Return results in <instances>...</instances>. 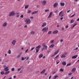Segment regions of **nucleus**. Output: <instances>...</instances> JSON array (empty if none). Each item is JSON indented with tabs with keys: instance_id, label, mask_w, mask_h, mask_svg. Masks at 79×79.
<instances>
[{
	"instance_id": "f257e3e1",
	"label": "nucleus",
	"mask_w": 79,
	"mask_h": 79,
	"mask_svg": "<svg viewBox=\"0 0 79 79\" xmlns=\"http://www.w3.org/2000/svg\"><path fill=\"white\" fill-rule=\"evenodd\" d=\"M15 15L16 14L15 13V11H12L9 13V16H15Z\"/></svg>"
},
{
	"instance_id": "f03ea898",
	"label": "nucleus",
	"mask_w": 79,
	"mask_h": 79,
	"mask_svg": "<svg viewBox=\"0 0 79 79\" xmlns=\"http://www.w3.org/2000/svg\"><path fill=\"white\" fill-rule=\"evenodd\" d=\"M42 45L43 47V48L44 49V50H47V49L48 47L46 45V44L44 43Z\"/></svg>"
},
{
	"instance_id": "7ed1b4c3",
	"label": "nucleus",
	"mask_w": 79,
	"mask_h": 79,
	"mask_svg": "<svg viewBox=\"0 0 79 79\" xmlns=\"http://www.w3.org/2000/svg\"><path fill=\"white\" fill-rule=\"evenodd\" d=\"M48 28L44 27L42 31H43L44 32H46V31H48Z\"/></svg>"
},
{
	"instance_id": "20e7f679",
	"label": "nucleus",
	"mask_w": 79,
	"mask_h": 79,
	"mask_svg": "<svg viewBox=\"0 0 79 79\" xmlns=\"http://www.w3.org/2000/svg\"><path fill=\"white\" fill-rule=\"evenodd\" d=\"M25 22L27 24H29L31 23V20L29 19H27L25 20Z\"/></svg>"
},
{
	"instance_id": "39448f33",
	"label": "nucleus",
	"mask_w": 79,
	"mask_h": 79,
	"mask_svg": "<svg viewBox=\"0 0 79 79\" xmlns=\"http://www.w3.org/2000/svg\"><path fill=\"white\" fill-rule=\"evenodd\" d=\"M57 6H58V3L56 2L54 4L53 7L54 8H56V7H57Z\"/></svg>"
},
{
	"instance_id": "423d86ee",
	"label": "nucleus",
	"mask_w": 79,
	"mask_h": 79,
	"mask_svg": "<svg viewBox=\"0 0 79 79\" xmlns=\"http://www.w3.org/2000/svg\"><path fill=\"white\" fill-rule=\"evenodd\" d=\"M58 32V31L56 30L53 32L52 34H57Z\"/></svg>"
},
{
	"instance_id": "0eeeda50",
	"label": "nucleus",
	"mask_w": 79,
	"mask_h": 79,
	"mask_svg": "<svg viewBox=\"0 0 79 79\" xmlns=\"http://www.w3.org/2000/svg\"><path fill=\"white\" fill-rule=\"evenodd\" d=\"M8 67H6V68L4 69V70L5 71H8V70H9V69H8Z\"/></svg>"
},
{
	"instance_id": "6e6552de",
	"label": "nucleus",
	"mask_w": 79,
	"mask_h": 79,
	"mask_svg": "<svg viewBox=\"0 0 79 79\" xmlns=\"http://www.w3.org/2000/svg\"><path fill=\"white\" fill-rule=\"evenodd\" d=\"M77 56H78V55H77L74 56H72V59H75V58H76L77 57Z\"/></svg>"
},
{
	"instance_id": "1a4fd4ad",
	"label": "nucleus",
	"mask_w": 79,
	"mask_h": 79,
	"mask_svg": "<svg viewBox=\"0 0 79 79\" xmlns=\"http://www.w3.org/2000/svg\"><path fill=\"white\" fill-rule=\"evenodd\" d=\"M46 3L47 2L45 1H44L43 2H42V5H45V4H46Z\"/></svg>"
},
{
	"instance_id": "9d476101",
	"label": "nucleus",
	"mask_w": 79,
	"mask_h": 79,
	"mask_svg": "<svg viewBox=\"0 0 79 79\" xmlns=\"http://www.w3.org/2000/svg\"><path fill=\"white\" fill-rule=\"evenodd\" d=\"M7 25V23H5L3 24L2 26H3L4 27H6V26Z\"/></svg>"
},
{
	"instance_id": "9b49d317",
	"label": "nucleus",
	"mask_w": 79,
	"mask_h": 79,
	"mask_svg": "<svg viewBox=\"0 0 79 79\" xmlns=\"http://www.w3.org/2000/svg\"><path fill=\"white\" fill-rule=\"evenodd\" d=\"M38 13V11H34L32 13V15H34L35 14H36Z\"/></svg>"
},
{
	"instance_id": "f8f14e48",
	"label": "nucleus",
	"mask_w": 79,
	"mask_h": 79,
	"mask_svg": "<svg viewBox=\"0 0 79 79\" xmlns=\"http://www.w3.org/2000/svg\"><path fill=\"white\" fill-rule=\"evenodd\" d=\"M12 44L15 45V44H16V40H13V41L12 42Z\"/></svg>"
},
{
	"instance_id": "ddd939ff",
	"label": "nucleus",
	"mask_w": 79,
	"mask_h": 79,
	"mask_svg": "<svg viewBox=\"0 0 79 79\" xmlns=\"http://www.w3.org/2000/svg\"><path fill=\"white\" fill-rule=\"evenodd\" d=\"M52 12H51L50 13L48 16V18H51L52 17Z\"/></svg>"
},
{
	"instance_id": "4468645a",
	"label": "nucleus",
	"mask_w": 79,
	"mask_h": 79,
	"mask_svg": "<svg viewBox=\"0 0 79 79\" xmlns=\"http://www.w3.org/2000/svg\"><path fill=\"white\" fill-rule=\"evenodd\" d=\"M60 6H64V2H62V3H60Z\"/></svg>"
},
{
	"instance_id": "2eb2a0df",
	"label": "nucleus",
	"mask_w": 79,
	"mask_h": 79,
	"mask_svg": "<svg viewBox=\"0 0 79 79\" xmlns=\"http://www.w3.org/2000/svg\"><path fill=\"white\" fill-rule=\"evenodd\" d=\"M16 15H17L16 16L17 18H19V13L18 12V13H15Z\"/></svg>"
},
{
	"instance_id": "dca6fc26",
	"label": "nucleus",
	"mask_w": 79,
	"mask_h": 79,
	"mask_svg": "<svg viewBox=\"0 0 79 79\" xmlns=\"http://www.w3.org/2000/svg\"><path fill=\"white\" fill-rule=\"evenodd\" d=\"M46 25H47V23H44L41 26V27H44V26H45Z\"/></svg>"
},
{
	"instance_id": "f3484780",
	"label": "nucleus",
	"mask_w": 79,
	"mask_h": 79,
	"mask_svg": "<svg viewBox=\"0 0 79 79\" xmlns=\"http://www.w3.org/2000/svg\"><path fill=\"white\" fill-rule=\"evenodd\" d=\"M42 56H43V54H40L39 56V58H42Z\"/></svg>"
},
{
	"instance_id": "a211bd4d",
	"label": "nucleus",
	"mask_w": 79,
	"mask_h": 79,
	"mask_svg": "<svg viewBox=\"0 0 79 79\" xmlns=\"http://www.w3.org/2000/svg\"><path fill=\"white\" fill-rule=\"evenodd\" d=\"M45 72V69H44L43 71H42L41 73L40 74H43V73H44Z\"/></svg>"
},
{
	"instance_id": "6ab92c4d",
	"label": "nucleus",
	"mask_w": 79,
	"mask_h": 79,
	"mask_svg": "<svg viewBox=\"0 0 79 79\" xmlns=\"http://www.w3.org/2000/svg\"><path fill=\"white\" fill-rule=\"evenodd\" d=\"M6 72L5 73H4V74H5V75H6V74H9V73H10V71H6Z\"/></svg>"
},
{
	"instance_id": "aec40b11",
	"label": "nucleus",
	"mask_w": 79,
	"mask_h": 79,
	"mask_svg": "<svg viewBox=\"0 0 79 79\" xmlns=\"http://www.w3.org/2000/svg\"><path fill=\"white\" fill-rule=\"evenodd\" d=\"M59 57V55H57L54 58V60H56L57 59V58H58Z\"/></svg>"
},
{
	"instance_id": "412c9836",
	"label": "nucleus",
	"mask_w": 79,
	"mask_h": 79,
	"mask_svg": "<svg viewBox=\"0 0 79 79\" xmlns=\"http://www.w3.org/2000/svg\"><path fill=\"white\" fill-rule=\"evenodd\" d=\"M76 69L75 68H73L72 70V72H74V71H75L76 70Z\"/></svg>"
},
{
	"instance_id": "4be33fe9",
	"label": "nucleus",
	"mask_w": 79,
	"mask_h": 79,
	"mask_svg": "<svg viewBox=\"0 0 79 79\" xmlns=\"http://www.w3.org/2000/svg\"><path fill=\"white\" fill-rule=\"evenodd\" d=\"M54 46H55V45H54V44H52V45H51L49 47L50 48H53L54 47Z\"/></svg>"
},
{
	"instance_id": "5701e85b",
	"label": "nucleus",
	"mask_w": 79,
	"mask_h": 79,
	"mask_svg": "<svg viewBox=\"0 0 79 79\" xmlns=\"http://www.w3.org/2000/svg\"><path fill=\"white\" fill-rule=\"evenodd\" d=\"M66 57V56L64 55H62L61 56V58H65Z\"/></svg>"
},
{
	"instance_id": "b1692460",
	"label": "nucleus",
	"mask_w": 79,
	"mask_h": 79,
	"mask_svg": "<svg viewBox=\"0 0 79 79\" xmlns=\"http://www.w3.org/2000/svg\"><path fill=\"white\" fill-rule=\"evenodd\" d=\"M62 64H63V65H66V62H63Z\"/></svg>"
},
{
	"instance_id": "393cba45",
	"label": "nucleus",
	"mask_w": 79,
	"mask_h": 79,
	"mask_svg": "<svg viewBox=\"0 0 79 79\" xmlns=\"http://www.w3.org/2000/svg\"><path fill=\"white\" fill-rule=\"evenodd\" d=\"M40 47H41V46L39 45L38 46L36 47V48H39V49H40Z\"/></svg>"
},
{
	"instance_id": "a878e982",
	"label": "nucleus",
	"mask_w": 79,
	"mask_h": 79,
	"mask_svg": "<svg viewBox=\"0 0 79 79\" xmlns=\"http://www.w3.org/2000/svg\"><path fill=\"white\" fill-rule=\"evenodd\" d=\"M39 48H36V53H38L39 52Z\"/></svg>"
},
{
	"instance_id": "bb28decb",
	"label": "nucleus",
	"mask_w": 79,
	"mask_h": 79,
	"mask_svg": "<svg viewBox=\"0 0 79 79\" xmlns=\"http://www.w3.org/2000/svg\"><path fill=\"white\" fill-rule=\"evenodd\" d=\"M57 77H58V76H56L53 78V79H56Z\"/></svg>"
},
{
	"instance_id": "cd10ccee",
	"label": "nucleus",
	"mask_w": 79,
	"mask_h": 79,
	"mask_svg": "<svg viewBox=\"0 0 79 79\" xmlns=\"http://www.w3.org/2000/svg\"><path fill=\"white\" fill-rule=\"evenodd\" d=\"M71 64V63H70L68 64H67L66 65V66H70Z\"/></svg>"
},
{
	"instance_id": "c85d7f7f",
	"label": "nucleus",
	"mask_w": 79,
	"mask_h": 79,
	"mask_svg": "<svg viewBox=\"0 0 79 79\" xmlns=\"http://www.w3.org/2000/svg\"><path fill=\"white\" fill-rule=\"evenodd\" d=\"M74 20H73V19H72L70 21L71 23H74Z\"/></svg>"
},
{
	"instance_id": "c756f323",
	"label": "nucleus",
	"mask_w": 79,
	"mask_h": 79,
	"mask_svg": "<svg viewBox=\"0 0 79 79\" xmlns=\"http://www.w3.org/2000/svg\"><path fill=\"white\" fill-rule=\"evenodd\" d=\"M1 74H2V75L4 74H5V72H4V71H2L1 72Z\"/></svg>"
},
{
	"instance_id": "7c9ffc66",
	"label": "nucleus",
	"mask_w": 79,
	"mask_h": 79,
	"mask_svg": "<svg viewBox=\"0 0 79 79\" xmlns=\"http://www.w3.org/2000/svg\"><path fill=\"white\" fill-rule=\"evenodd\" d=\"M58 50H57L56 52H54V55H56V54H58Z\"/></svg>"
},
{
	"instance_id": "2f4dec72",
	"label": "nucleus",
	"mask_w": 79,
	"mask_h": 79,
	"mask_svg": "<svg viewBox=\"0 0 79 79\" xmlns=\"http://www.w3.org/2000/svg\"><path fill=\"white\" fill-rule=\"evenodd\" d=\"M60 71H61V72H63V71H64V69H60Z\"/></svg>"
},
{
	"instance_id": "473e14b6",
	"label": "nucleus",
	"mask_w": 79,
	"mask_h": 79,
	"mask_svg": "<svg viewBox=\"0 0 79 79\" xmlns=\"http://www.w3.org/2000/svg\"><path fill=\"white\" fill-rule=\"evenodd\" d=\"M28 7H29V5L26 6H25V9H27V8H28Z\"/></svg>"
},
{
	"instance_id": "72a5a7b5",
	"label": "nucleus",
	"mask_w": 79,
	"mask_h": 79,
	"mask_svg": "<svg viewBox=\"0 0 79 79\" xmlns=\"http://www.w3.org/2000/svg\"><path fill=\"white\" fill-rule=\"evenodd\" d=\"M52 31H50L48 33V34H52Z\"/></svg>"
},
{
	"instance_id": "f704fd0d",
	"label": "nucleus",
	"mask_w": 79,
	"mask_h": 79,
	"mask_svg": "<svg viewBox=\"0 0 79 79\" xmlns=\"http://www.w3.org/2000/svg\"><path fill=\"white\" fill-rule=\"evenodd\" d=\"M21 58L22 61H23V60H24V58L23 57H22Z\"/></svg>"
},
{
	"instance_id": "c9c22d12",
	"label": "nucleus",
	"mask_w": 79,
	"mask_h": 79,
	"mask_svg": "<svg viewBox=\"0 0 79 79\" xmlns=\"http://www.w3.org/2000/svg\"><path fill=\"white\" fill-rule=\"evenodd\" d=\"M8 53L9 54H11V50H9L8 52Z\"/></svg>"
},
{
	"instance_id": "e433bc0d",
	"label": "nucleus",
	"mask_w": 79,
	"mask_h": 79,
	"mask_svg": "<svg viewBox=\"0 0 79 79\" xmlns=\"http://www.w3.org/2000/svg\"><path fill=\"white\" fill-rule=\"evenodd\" d=\"M76 25H77V23H76L75 24H74V25H73L72 27V28H73V27H74V26H76Z\"/></svg>"
},
{
	"instance_id": "4c0bfd02",
	"label": "nucleus",
	"mask_w": 79,
	"mask_h": 79,
	"mask_svg": "<svg viewBox=\"0 0 79 79\" xmlns=\"http://www.w3.org/2000/svg\"><path fill=\"white\" fill-rule=\"evenodd\" d=\"M63 13V11H61L60 12L59 15H61V13Z\"/></svg>"
},
{
	"instance_id": "58836bf2",
	"label": "nucleus",
	"mask_w": 79,
	"mask_h": 79,
	"mask_svg": "<svg viewBox=\"0 0 79 79\" xmlns=\"http://www.w3.org/2000/svg\"><path fill=\"white\" fill-rule=\"evenodd\" d=\"M12 71H15V68H12L11 69Z\"/></svg>"
},
{
	"instance_id": "ea45409f",
	"label": "nucleus",
	"mask_w": 79,
	"mask_h": 79,
	"mask_svg": "<svg viewBox=\"0 0 79 79\" xmlns=\"http://www.w3.org/2000/svg\"><path fill=\"white\" fill-rule=\"evenodd\" d=\"M34 48H35V47H34L32 48H31V51H32V50H33Z\"/></svg>"
},
{
	"instance_id": "a19ab883",
	"label": "nucleus",
	"mask_w": 79,
	"mask_h": 79,
	"mask_svg": "<svg viewBox=\"0 0 79 79\" xmlns=\"http://www.w3.org/2000/svg\"><path fill=\"white\" fill-rule=\"evenodd\" d=\"M35 33V32L34 31H31L30 34H34Z\"/></svg>"
},
{
	"instance_id": "79ce46f5",
	"label": "nucleus",
	"mask_w": 79,
	"mask_h": 79,
	"mask_svg": "<svg viewBox=\"0 0 79 79\" xmlns=\"http://www.w3.org/2000/svg\"><path fill=\"white\" fill-rule=\"evenodd\" d=\"M23 17L24 16H23V15H22L20 16V18H23Z\"/></svg>"
},
{
	"instance_id": "37998d69",
	"label": "nucleus",
	"mask_w": 79,
	"mask_h": 79,
	"mask_svg": "<svg viewBox=\"0 0 79 79\" xmlns=\"http://www.w3.org/2000/svg\"><path fill=\"white\" fill-rule=\"evenodd\" d=\"M54 42V40H52L51 41V44H53V42Z\"/></svg>"
},
{
	"instance_id": "c03bdc74",
	"label": "nucleus",
	"mask_w": 79,
	"mask_h": 79,
	"mask_svg": "<svg viewBox=\"0 0 79 79\" xmlns=\"http://www.w3.org/2000/svg\"><path fill=\"white\" fill-rule=\"evenodd\" d=\"M31 13V10L28 11L27 12V13Z\"/></svg>"
},
{
	"instance_id": "a18cd8bd",
	"label": "nucleus",
	"mask_w": 79,
	"mask_h": 79,
	"mask_svg": "<svg viewBox=\"0 0 79 79\" xmlns=\"http://www.w3.org/2000/svg\"><path fill=\"white\" fill-rule=\"evenodd\" d=\"M63 16H64V15H62L61 16L62 18H60L61 20H62V19H63V17H63Z\"/></svg>"
},
{
	"instance_id": "49530a36",
	"label": "nucleus",
	"mask_w": 79,
	"mask_h": 79,
	"mask_svg": "<svg viewBox=\"0 0 79 79\" xmlns=\"http://www.w3.org/2000/svg\"><path fill=\"white\" fill-rule=\"evenodd\" d=\"M20 56H21L19 55L18 56H17V58H20Z\"/></svg>"
},
{
	"instance_id": "de8ad7c7",
	"label": "nucleus",
	"mask_w": 79,
	"mask_h": 79,
	"mask_svg": "<svg viewBox=\"0 0 79 79\" xmlns=\"http://www.w3.org/2000/svg\"><path fill=\"white\" fill-rule=\"evenodd\" d=\"M21 68L18 69V71H20V70H21Z\"/></svg>"
},
{
	"instance_id": "09e8293b",
	"label": "nucleus",
	"mask_w": 79,
	"mask_h": 79,
	"mask_svg": "<svg viewBox=\"0 0 79 79\" xmlns=\"http://www.w3.org/2000/svg\"><path fill=\"white\" fill-rule=\"evenodd\" d=\"M75 15V14H74L72 15L71 16V18H72V17H73V16H74Z\"/></svg>"
},
{
	"instance_id": "8fccbe9b",
	"label": "nucleus",
	"mask_w": 79,
	"mask_h": 79,
	"mask_svg": "<svg viewBox=\"0 0 79 79\" xmlns=\"http://www.w3.org/2000/svg\"><path fill=\"white\" fill-rule=\"evenodd\" d=\"M63 42V39L61 40H60V42L61 43Z\"/></svg>"
},
{
	"instance_id": "3c124183",
	"label": "nucleus",
	"mask_w": 79,
	"mask_h": 79,
	"mask_svg": "<svg viewBox=\"0 0 79 79\" xmlns=\"http://www.w3.org/2000/svg\"><path fill=\"white\" fill-rule=\"evenodd\" d=\"M57 12H58V10H57L56 11L54 12V13H57Z\"/></svg>"
},
{
	"instance_id": "603ef678",
	"label": "nucleus",
	"mask_w": 79,
	"mask_h": 79,
	"mask_svg": "<svg viewBox=\"0 0 79 79\" xmlns=\"http://www.w3.org/2000/svg\"><path fill=\"white\" fill-rule=\"evenodd\" d=\"M24 28H26V27H27V25H25L24 26Z\"/></svg>"
},
{
	"instance_id": "864d4df0",
	"label": "nucleus",
	"mask_w": 79,
	"mask_h": 79,
	"mask_svg": "<svg viewBox=\"0 0 79 79\" xmlns=\"http://www.w3.org/2000/svg\"><path fill=\"white\" fill-rule=\"evenodd\" d=\"M47 11H49V9L45 10V12H47Z\"/></svg>"
},
{
	"instance_id": "5fc2aeb1",
	"label": "nucleus",
	"mask_w": 79,
	"mask_h": 79,
	"mask_svg": "<svg viewBox=\"0 0 79 79\" xmlns=\"http://www.w3.org/2000/svg\"><path fill=\"white\" fill-rule=\"evenodd\" d=\"M29 50V49H27L26 51H25V53H27V52H28V51Z\"/></svg>"
},
{
	"instance_id": "6e6d98bb",
	"label": "nucleus",
	"mask_w": 79,
	"mask_h": 79,
	"mask_svg": "<svg viewBox=\"0 0 79 79\" xmlns=\"http://www.w3.org/2000/svg\"><path fill=\"white\" fill-rule=\"evenodd\" d=\"M52 77V75H50L49 77V79H51Z\"/></svg>"
},
{
	"instance_id": "4d7b16f0",
	"label": "nucleus",
	"mask_w": 79,
	"mask_h": 79,
	"mask_svg": "<svg viewBox=\"0 0 79 79\" xmlns=\"http://www.w3.org/2000/svg\"><path fill=\"white\" fill-rule=\"evenodd\" d=\"M71 75H72V73H70L69 74V76H71Z\"/></svg>"
},
{
	"instance_id": "13d9d810",
	"label": "nucleus",
	"mask_w": 79,
	"mask_h": 79,
	"mask_svg": "<svg viewBox=\"0 0 79 79\" xmlns=\"http://www.w3.org/2000/svg\"><path fill=\"white\" fill-rule=\"evenodd\" d=\"M64 27H62V31H64Z\"/></svg>"
},
{
	"instance_id": "bf43d9fd",
	"label": "nucleus",
	"mask_w": 79,
	"mask_h": 79,
	"mask_svg": "<svg viewBox=\"0 0 79 79\" xmlns=\"http://www.w3.org/2000/svg\"><path fill=\"white\" fill-rule=\"evenodd\" d=\"M68 27H69V26H68V25H67V26H66V27H66V28H68Z\"/></svg>"
},
{
	"instance_id": "052dcab7",
	"label": "nucleus",
	"mask_w": 79,
	"mask_h": 79,
	"mask_svg": "<svg viewBox=\"0 0 79 79\" xmlns=\"http://www.w3.org/2000/svg\"><path fill=\"white\" fill-rule=\"evenodd\" d=\"M21 54H22V52H20V53H19V55H20V56H21Z\"/></svg>"
},
{
	"instance_id": "680f3d73",
	"label": "nucleus",
	"mask_w": 79,
	"mask_h": 79,
	"mask_svg": "<svg viewBox=\"0 0 79 79\" xmlns=\"http://www.w3.org/2000/svg\"><path fill=\"white\" fill-rule=\"evenodd\" d=\"M50 51H47V52L48 53H50Z\"/></svg>"
},
{
	"instance_id": "e2e57ef3",
	"label": "nucleus",
	"mask_w": 79,
	"mask_h": 79,
	"mask_svg": "<svg viewBox=\"0 0 79 79\" xmlns=\"http://www.w3.org/2000/svg\"><path fill=\"white\" fill-rule=\"evenodd\" d=\"M77 49H78V48L77 47L74 49V50H77Z\"/></svg>"
},
{
	"instance_id": "0e129e2a",
	"label": "nucleus",
	"mask_w": 79,
	"mask_h": 79,
	"mask_svg": "<svg viewBox=\"0 0 79 79\" xmlns=\"http://www.w3.org/2000/svg\"><path fill=\"white\" fill-rule=\"evenodd\" d=\"M29 59V56H28L26 59V60H27Z\"/></svg>"
},
{
	"instance_id": "69168bd1",
	"label": "nucleus",
	"mask_w": 79,
	"mask_h": 79,
	"mask_svg": "<svg viewBox=\"0 0 79 79\" xmlns=\"http://www.w3.org/2000/svg\"><path fill=\"white\" fill-rule=\"evenodd\" d=\"M71 11V10H68L67 11V13H69V11Z\"/></svg>"
},
{
	"instance_id": "338daca9",
	"label": "nucleus",
	"mask_w": 79,
	"mask_h": 79,
	"mask_svg": "<svg viewBox=\"0 0 79 79\" xmlns=\"http://www.w3.org/2000/svg\"><path fill=\"white\" fill-rule=\"evenodd\" d=\"M44 50V48H42L41 49L42 51H43Z\"/></svg>"
},
{
	"instance_id": "774afa93",
	"label": "nucleus",
	"mask_w": 79,
	"mask_h": 79,
	"mask_svg": "<svg viewBox=\"0 0 79 79\" xmlns=\"http://www.w3.org/2000/svg\"><path fill=\"white\" fill-rule=\"evenodd\" d=\"M56 73V72H55L54 73H52V74H55Z\"/></svg>"
}]
</instances>
